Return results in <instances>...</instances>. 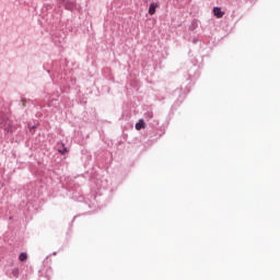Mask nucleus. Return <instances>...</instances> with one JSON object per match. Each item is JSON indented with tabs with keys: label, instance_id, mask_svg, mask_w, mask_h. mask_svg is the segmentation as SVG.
Listing matches in <instances>:
<instances>
[{
	"label": "nucleus",
	"instance_id": "nucleus-1",
	"mask_svg": "<svg viewBox=\"0 0 280 280\" xmlns=\"http://www.w3.org/2000/svg\"><path fill=\"white\" fill-rule=\"evenodd\" d=\"M213 14L217 16V19H222V16H224V12H222V8L220 7L213 8Z\"/></svg>",
	"mask_w": 280,
	"mask_h": 280
},
{
	"label": "nucleus",
	"instance_id": "nucleus-2",
	"mask_svg": "<svg viewBox=\"0 0 280 280\" xmlns=\"http://www.w3.org/2000/svg\"><path fill=\"white\" fill-rule=\"evenodd\" d=\"M57 148H58L59 154H67V152H69V149H67V147H65V143H62V142H59L57 144Z\"/></svg>",
	"mask_w": 280,
	"mask_h": 280
},
{
	"label": "nucleus",
	"instance_id": "nucleus-3",
	"mask_svg": "<svg viewBox=\"0 0 280 280\" xmlns=\"http://www.w3.org/2000/svg\"><path fill=\"white\" fill-rule=\"evenodd\" d=\"M5 121H8V116L5 114H0V128H8Z\"/></svg>",
	"mask_w": 280,
	"mask_h": 280
},
{
	"label": "nucleus",
	"instance_id": "nucleus-4",
	"mask_svg": "<svg viewBox=\"0 0 280 280\" xmlns=\"http://www.w3.org/2000/svg\"><path fill=\"white\" fill-rule=\"evenodd\" d=\"M156 8H159V4H156V3L150 4L149 14H151V16H153V14H156Z\"/></svg>",
	"mask_w": 280,
	"mask_h": 280
},
{
	"label": "nucleus",
	"instance_id": "nucleus-5",
	"mask_svg": "<svg viewBox=\"0 0 280 280\" xmlns=\"http://www.w3.org/2000/svg\"><path fill=\"white\" fill-rule=\"evenodd\" d=\"M5 125L7 128H4V130H7V132H12V120H10V118H7Z\"/></svg>",
	"mask_w": 280,
	"mask_h": 280
},
{
	"label": "nucleus",
	"instance_id": "nucleus-6",
	"mask_svg": "<svg viewBox=\"0 0 280 280\" xmlns=\"http://www.w3.org/2000/svg\"><path fill=\"white\" fill-rule=\"evenodd\" d=\"M142 128H145V121L139 120V122L136 124V130H142Z\"/></svg>",
	"mask_w": 280,
	"mask_h": 280
},
{
	"label": "nucleus",
	"instance_id": "nucleus-7",
	"mask_svg": "<svg viewBox=\"0 0 280 280\" xmlns=\"http://www.w3.org/2000/svg\"><path fill=\"white\" fill-rule=\"evenodd\" d=\"M19 259L21 261H27V253H21L19 256Z\"/></svg>",
	"mask_w": 280,
	"mask_h": 280
},
{
	"label": "nucleus",
	"instance_id": "nucleus-8",
	"mask_svg": "<svg viewBox=\"0 0 280 280\" xmlns=\"http://www.w3.org/2000/svg\"><path fill=\"white\" fill-rule=\"evenodd\" d=\"M22 104H23V106H25V100L24 98L22 100Z\"/></svg>",
	"mask_w": 280,
	"mask_h": 280
},
{
	"label": "nucleus",
	"instance_id": "nucleus-9",
	"mask_svg": "<svg viewBox=\"0 0 280 280\" xmlns=\"http://www.w3.org/2000/svg\"><path fill=\"white\" fill-rule=\"evenodd\" d=\"M52 255H57V253L55 252Z\"/></svg>",
	"mask_w": 280,
	"mask_h": 280
}]
</instances>
